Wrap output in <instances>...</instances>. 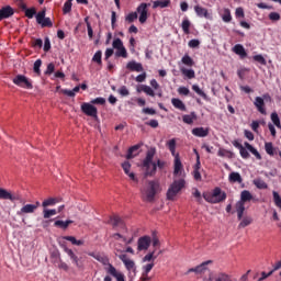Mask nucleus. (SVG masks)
Masks as SVG:
<instances>
[{
    "instance_id": "obj_56",
    "label": "nucleus",
    "mask_w": 281,
    "mask_h": 281,
    "mask_svg": "<svg viewBox=\"0 0 281 281\" xmlns=\"http://www.w3.org/2000/svg\"><path fill=\"white\" fill-rule=\"evenodd\" d=\"M252 60H255L256 63H259L260 65H267V59H265L262 55H255L252 57Z\"/></svg>"
},
{
    "instance_id": "obj_64",
    "label": "nucleus",
    "mask_w": 281,
    "mask_h": 281,
    "mask_svg": "<svg viewBox=\"0 0 281 281\" xmlns=\"http://www.w3.org/2000/svg\"><path fill=\"white\" fill-rule=\"evenodd\" d=\"M269 19H270V21H280V13H278V12H271V13L269 14Z\"/></svg>"
},
{
    "instance_id": "obj_38",
    "label": "nucleus",
    "mask_w": 281,
    "mask_h": 281,
    "mask_svg": "<svg viewBox=\"0 0 281 281\" xmlns=\"http://www.w3.org/2000/svg\"><path fill=\"white\" fill-rule=\"evenodd\" d=\"M170 5V0H158L153 3L154 10L157 8H168Z\"/></svg>"
},
{
    "instance_id": "obj_47",
    "label": "nucleus",
    "mask_w": 281,
    "mask_h": 281,
    "mask_svg": "<svg viewBox=\"0 0 281 281\" xmlns=\"http://www.w3.org/2000/svg\"><path fill=\"white\" fill-rule=\"evenodd\" d=\"M190 25H191L190 20L184 19L182 21L181 27L184 34H190Z\"/></svg>"
},
{
    "instance_id": "obj_59",
    "label": "nucleus",
    "mask_w": 281,
    "mask_h": 281,
    "mask_svg": "<svg viewBox=\"0 0 281 281\" xmlns=\"http://www.w3.org/2000/svg\"><path fill=\"white\" fill-rule=\"evenodd\" d=\"M91 104H106V99L99 97L93 100H91Z\"/></svg>"
},
{
    "instance_id": "obj_50",
    "label": "nucleus",
    "mask_w": 281,
    "mask_h": 281,
    "mask_svg": "<svg viewBox=\"0 0 281 281\" xmlns=\"http://www.w3.org/2000/svg\"><path fill=\"white\" fill-rule=\"evenodd\" d=\"M271 121L277 126V128H281V123H280V116L276 112L271 114Z\"/></svg>"
},
{
    "instance_id": "obj_24",
    "label": "nucleus",
    "mask_w": 281,
    "mask_h": 281,
    "mask_svg": "<svg viewBox=\"0 0 281 281\" xmlns=\"http://www.w3.org/2000/svg\"><path fill=\"white\" fill-rule=\"evenodd\" d=\"M192 135L195 137H207V135H210V130L205 127H195L192 130Z\"/></svg>"
},
{
    "instance_id": "obj_32",
    "label": "nucleus",
    "mask_w": 281,
    "mask_h": 281,
    "mask_svg": "<svg viewBox=\"0 0 281 281\" xmlns=\"http://www.w3.org/2000/svg\"><path fill=\"white\" fill-rule=\"evenodd\" d=\"M194 11L198 14V16H200V18L204 16V19H207V16H210V13L207 12V9H205L201 5H195Z\"/></svg>"
},
{
    "instance_id": "obj_11",
    "label": "nucleus",
    "mask_w": 281,
    "mask_h": 281,
    "mask_svg": "<svg viewBox=\"0 0 281 281\" xmlns=\"http://www.w3.org/2000/svg\"><path fill=\"white\" fill-rule=\"evenodd\" d=\"M110 224L112 225L113 229H121L122 234L128 232L124 220H122V217H120L119 215H113L112 217H110Z\"/></svg>"
},
{
    "instance_id": "obj_19",
    "label": "nucleus",
    "mask_w": 281,
    "mask_h": 281,
    "mask_svg": "<svg viewBox=\"0 0 281 281\" xmlns=\"http://www.w3.org/2000/svg\"><path fill=\"white\" fill-rule=\"evenodd\" d=\"M254 105L261 115H267V108H265V99L257 97L254 101Z\"/></svg>"
},
{
    "instance_id": "obj_25",
    "label": "nucleus",
    "mask_w": 281,
    "mask_h": 281,
    "mask_svg": "<svg viewBox=\"0 0 281 281\" xmlns=\"http://www.w3.org/2000/svg\"><path fill=\"white\" fill-rule=\"evenodd\" d=\"M233 52L240 58H247V50H245V46H243L241 44H236L233 47Z\"/></svg>"
},
{
    "instance_id": "obj_7",
    "label": "nucleus",
    "mask_w": 281,
    "mask_h": 281,
    "mask_svg": "<svg viewBox=\"0 0 281 281\" xmlns=\"http://www.w3.org/2000/svg\"><path fill=\"white\" fill-rule=\"evenodd\" d=\"M112 47L113 49H116V58H128V52H126V47H124V42H122L120 37L114 38Z\"/></svg>"
},
{
    "instance_id": "obj_45",
    "label": "nucleus",
    "mask_w": 281,
    "mask_h": 281,
    "mask_svg": "<svg viewBox=\"0 0 281 281\" xmlns=\"http://www.w3.org/2000/svg\"><path fill=\"white\" fill-rule=\"evenodd\" d=\"M181 72L183 74V76H186L187 78H189V80H192V78L195 77L194 70L193 69H188V68H182Z\"/></svg>"
},
{
    "instance_id": "obj_4",
    "label": "nucleus",
    "mask_w": 281,
    "mask_h": 281,
    "mask_svg": "<svg viewBox=\"0 0 281 281\" xmlns=\"http://www.w3.org/2000/svg\"><path fill=\"white\" fill-rule=\"evenodd\" d=\"M167 148H169L172 157H175V169L173 175H178L181 172V169L183 168V164H181V158L179 157V154H177V139L171 138L166 144Z\"/></svg>"
},
{
    "instance_id": "obj_22",
    "label": "nucleus",
    "mask_w": 281,
    "mask_h": 281,
    "mask_svg": "<svg viewBox=\"0 0 281 281\" xmlns=\"http://www.w3.org/2000/svg\"><path fill=\"white\" fill-rule=\"evenodd\" d=\"M13 15H14V9H12V7L10 5L3 7L0 10V21H3V19H10V16H13Z\"/></svg>"
},
{
    "instance_id": "obj_63",
    "label": "nucleus",
    "mask_w": 281,
    "mask_h": 281,
    "mask_svg": "<svg viewBox=\"0 0 281 281\" xmlns=\"http://www.w3.org/2000/svg\"><path fill=\"white\" fill-rule=\"evenodd\" d=\"M63 12L64 14H69V12H71V2H65Z\"/></svg>"
},
{
    "instance_id": "obj_20",
    "label": "nucleus",
    "mask_w": 281,
    "mask_h": 281,
    "mask_svg": "<svg viewBox=\"0 0 281 281\" xmlns=\"http://www.w3.org/2000/svg\"><path fill=\"white\" fill-rule=\"evenodd\" d=\"M160 254H164V250H153L151 252H148L144 258L143 262H155L157 258L160 256Z\"/></svg>"
},
{
    "instance_id": "obj_54",
    "label": "nucleus",
    "mask_w": 281,
    "mask_h": 281,
    "mask_svg": "<svg viewBox=\"0 0 281 281\" xmlns=\"http://www.w3.org/2000/svg\"><path fill=\"white\" fill-rule=\"evenodd\" d=\"M55 69H56V66L54 65V63L48 64L45 70V76H52Z\"/></svg>"
},
{
    "instance_id": "obj_42",
    "label": "nucleus",
    "mask_w": 281,
    "mask_h": 281,
    "mask_svg": "<svg viewBox=\"0 0 281 281\" xmlns=\"http://www.w3.org/2000/svg\"><path fill=\"white\" fill-rule=\"evenodd\" d=\"M192 90L195 91V93L200 95V98H203V100H207V94L204 93V91L201 90V88L198 85H193Z\"/></svg>"
},
{
    "instance_id": "obj_9",
    "label": "nucleus",
    "mask_w": 281,
    "mask_h": 281,
    "mask_svg": "<svg viewBox=\"0 0 281 281\" xmlns=\"http://www.w3.org/2000/svg\"><path fill=\"white\" fill-rule=\"evenodd\" d=\"M13 85H16V87H21L22 89H34V86L32 85V80L27 79L24 75H18L13 79Z\"/></svg>"
},
{
    "instance_id": "obj_53",
    "label": "nucleus",
    "mask_w": 281,
    "mask_h": 281,
    "mask_svg": "<svg viewBox=\"0 0 281 281\" xmlns=\"http://www.w3.org/2000/svg\"><path fill=\"white\" fill-rule=\"evenodd\" d=\"M65 251L70 256L71 260H74L75 265L78 267V257L74 254V250L69 248H65Z\"/></svg>"
},
{
    "instance_id": "obj_33",
    "label": "nucleus",
    "mask_w": 281,
    "mask_h": 281,
    "mask_svg": "<svg viewBox=\"0 0 281 281\" xmlns=\"http://www.w3.org/2000/svg\"><path fill=\"white\" fill-rule=\"evenodd\" d=\"M194 120H196L195 112H191L190 114H184L182 116V122H184V124H194Z\"/></svg>"
},
{
    "instance_id": "obj_27",
    "label": "nucleus",
    "mask_w": 281,
    "mask_h": 281,
    "mask_svg": "<svg viewBox=\"0 0 281 281\" xmlns=\"http://www.w3.org/2000/svg\"><path fill=\"white\" fill-rule=\"evenodd\" d=\"M142 148V145L137 144L128 148L126 159H133L139 155L137 151ZM136 153V154H135Z\"/></svg>"
},
{
    "instance_id": "obj_39",
    "label": "nucleus",
    "mask_w": 281,
    "mask_h": 281,
    "mask_svg": "<svg viewBox=\"0 0 281 281\" xmlns=\"http://www.w3.org/2000/svg\"><path fill=\"white\" fill-rule=\"evenodd\" d=\"M56 203H60V200H58V198H49L47 200H44L42 205L44 207H49L52 205H56Z\"/></svg>"
},
{
    "instance_id": "obj_15",
    "label": "nucleus",
    "mask_w": 281,
    "mask_h": 281,
    "mask_svg": "<svg viewBox=\"0 0 281 281\" xmlns=\"http://www.w3.org/2000/svg\"><path fill=\"white\" fill-rule=\"evenodd\" d=\"M119 252L120 250H116L115 256H117L120 260H122L125 269H127V271H133V269H135V261L131 260L126 254Z\"/></svg>"
},
{
    "instance_id": "obj_61",
    "label": "nucleus",
    "mask_w": 281,
    "mask_h": 281,
    "mask_svg": "<svg viewBox=\"0 0 281 281\" xmlns=\"http://www.w3.org/2000/svg\"><path fill=\"white\" fill-rule=\"evenodd\" d=\"M178 93L180 95H190V89H188L187 87H180L178 89Z\"/></svg>"
},
{
    "instance_id": "obj_2",
    "label": "nucleus",
    "mask_w": 281,
    "mask_h": 281,
    "mask_svg": "<svg viewBox=\"0 0 281 281\" xmlns=\"http://www.w3.org/2000/svg\"><path fill=\"white\" fill-rule=\"evenodd\" d=\"M157 190H159L158 180L148 181L147 187L140 190L143 199L148 203H153L155 201V196H157Z\"/></svg>"
},
{
    "instance_id": "obj_23",
    "label": "nucleus",
    "mask_w": 281,
    "mask_h": 281,
    "mask_svg": "<svg viewBox=\"0 0 281 281\" xmlns=\"http://www.w3.org/2000/svg\"><path fill=\"white\" fill-rule=\"evenodd\" d=\"M126 69H130V71H137L139 74V72L144 71V66L142 65V63L132 60V61L127 63Z\"/></svg>"
},
{
    "instance_id": "obj_37",
    "label": "nucleus",
    "mask_w": 281,
    "mask_h": 281,
    "mask_svg": "<svg viewBox=\"0 0 281 281\" xmlns=\"http://www.w3.org/2000/svg\"><path fill=\"white\" fill-rule=\"evenodd\" d=\"M64 240H69V243H71V245H76L77 247L85 245V240H81V239L78 240L74 236H66V237H64Z\"/></svg>"
},
{
    "instance_id": "obj_41",
    "label": "nucleus",
    "mask_w": 281,
    "mask_h": 281,
    "mask_svg": "<svg viewBox=\"0 0 281 281\" xmlns=\"http://www.w3.org/2000/svg\"><path fill=\"white\" fill-rule=\"evenodd\" d=\"M181 63L187 67H194V59H192L188 54L181 58Z\"/></svg>"
},
{
    "instance_id": "obj_46",
    "label": "nucleus",
    "mask_w": 281,
    "mask_h": 281,
    "mask_svg": "<svg viewBox=\"0 0 281 281\" xmlns=\"http://www.w3.org/2000/svg\"><path fill=\"white\" fill-rule=\"evenodd\" d=\"M92 63H97V65H102V50H97L92 57Z\"/></svg>"
},
{
    "instance_id": "obj_12",
    "label": "nucleus",
    "mask_w": 281,
    "mask_h": 281,
    "mask_svg": "<svg viewBox=\"0 0 281 281\" xmlns=\"http://www.w3.org/2000/svg\"><path fill=\"white\" fill-rule=\"evenodd\" d=\"M81 111L85 113V115H88V117H94L98 119V108H95L91 103H82L81 104Z\"/></svg>"
},
{
    "instance_id": "obj_26",
    "label": "nucleus",
    "mask_w": 281,
    "mask_h": 281,
    "mask_svg": "<svg viewBox=\"0 0 281 281\" xmlns=\"http://www.w3.org/2000/svg\"><path fill=\"white\" fill-rule=\"evenodd\" d=\"M265 150L270 157H274V155H278V148L273 147V143L271 142L265 143Z\"/></svg>"
},
{
    "instance_id": "obj_51",
    "label": "nucleus",
    "mask_w": 281,
    "mask_h": 281,
    "mask_svg": "<svg viewBox=\"0 0 281 281\" xmlns=\"http://www.w3.org/2000/svg\"><path fill=\"white\" fill-rule=\"evenodd\" d=\"M117 93H120L122 98H126V95H131V91H128V88H126V86H122L121 88H119Z\"/></svg>"
},
{
    "instance_id": "obj_44",
    "label": "nucleus",
    "mask_w": 281,
    "mask_h": 281,
    "mask_svg": "<svg viewBox=\"0 0 281 281\" xmlns=\"http://www.w3.org/2000/svg\"><path fill=\"white\" fill-rule=\"evenodd\" d=\"M54 267H56L57 269H60L61 271H69V266L65 263L63 259L54 263Z\"/></svg>"
},
{
    "instance_id": "obj_29",
    "label": "nucleus",
    "mask_w": 281,
    "mask_h": 281,
    "mask_svg": "<svg viewBox=\"0 0 281 281\" xmlns=\"http://www.w3.org/2000/svg\"><path fill=\"white\" fill-rule=\"evenodd\" d=\"M228 181L231 183H243V177L240 173L233 171L228 176Z\"/></svg>"
},
{
    "instance_id": "obj_8",
    "label": "nucleus",
    "mask_w": 281,
    "mask_h": 281,
    "mask_svg": "<svg viewBox=\"0 0 281 281\" xmlns=\"http://www.w3.org/2000/svg\"><path fill=\"white\" fill-rule=\"evenodd\" d=\"M151 243H153V247H159V245H161V243L159 241V238H157V236L154 235L153 238H150V236L139 237L137 247H150Z\"/></svg>"
},
{
    "instance_id": "obj_34",
    "label": "nucleus",
    "mask_w": 281,
    "mask_h": 281,
    "mask_svg": "<svg viewBox=\"0 0 281 281\" xmlns=\"http://www.w3.org/2000/svg\"><path fill=\"white\" fill-rule=\"evenodd\" d=\"M59 260H61V258H60V251H58V249H56V248H53V249L50 250V262H52L53 265H55V263L58 262Z\"/></svg>"
},
{
    "instance_id": "obj_55",
    "label": "nucleus",
    "mask_w": 281,
    "mask_h": 281,
    "mask_svg": "<svg viewBox=\"0 0 281 281\" xmlns=\"http://www.w3.org/2000/svg\"><path fill=\"white\" fill-rule=\"evenodd\" d=\"M125 20L128 23H133L134 21H137V12L128 13L127 16L125 18Z\"/></svg>"
},
{
    "instance_id": "obj_31",
    "label": "nucleus",
    "mask_w": 281,
    "mask_h": 281,
    "mask_svg": "<svg viewBox=\"0 0 281 281\" xmlns=\"http://www.w3.org/2000/svg\"><path fill=\"white\" fill-rule=\"evenodd\" d=\"M221 16L224 23H232V11L229 9H223L221 12Z\"/></svg>"
},
{
    "instance_id": "obj_10",
    "label": "nucleus",
    "mask_w": 281,
    "mask_h": 281,
    "mask_svg": "<svg viewBox=\"0 0 281 281\" xmlns=\"http://www.w3.org/2000/svg\"><path fill=\"white\" fill-rule=\"evenodd\" d=\"M46 10H42L36 14V23L41 25V27H54V22H52V19L46 18Z\"/></svg>"
},
{
    "instance_id": "obj_21",
    "label": "nucleus",
    "mask_w": 281,
    "mask_h": 281,
    "mask_svg": "<svg viewBox=\"0 0 281 281\" xmlns=\"http://www.w3.org/2000/svg\"><path fill=\"white\" fill-rule=\"evenodd\" d=\"M108 273H110V276L115 278L116 281H126L124 279V273L119 272L117 269H115V267H113V265H111V263L109 265Z\"/></svg>"
},
{
    "instance_id": "obj_6",
    "label": "nucleus",
    "mask_w": 281,
    "mask_h": 281,
    "mask_svg": "<svg viewBox=\"0 0 281 281\" xmlns=\"http://www.w3.org/2000/svg\"><path fill=\"white\" fill-rule=\"evenodd\" d=\"M203 199L207 203H223L227 199V193L223 192L221 188L216 187L212 193H203Z\"/></svg>"
},
{
    "instance_id": "obj_62",
    "label": "nucleus",
    "mask_w": 281,
    "mask_h": 281,
    "mask_svg": "<svg viewBox=\"0 0 281 281\" xmlns=\"http://www.w3.org/2000/svg\"><path fill=\"white\" fill-rule=\"evenodd\" d=\"M122 168H123L125 175L131 173V162H128V161L123 162Z\"/></svg>"
},
{
    "instance_id": "obj_17",
    "label": "nucleus",
    "mask_w": 281,
    "mask_h": 281,
    "mask_svg": "<svg viewBox=\"0 0 281 281\" xmlns=\"http://www.w3.org/2000/svg\"><path fill=\"white\" fill-rule=\"evenodd\" d=\"M207 265H212V260L204 261L201 265L196 266L195 268L189 269L187 273H205L207 271Z\"/></svg>"
},
{
    "instance_id": "obj_1",
    "label": "nucleus",
    "mask_w": 281,
    "mask_h": 281,
    "mask_svg": "<svg viewBox=\"0 0 281 281\" xmlns=\"http://www.w3.org/2000/svg\"><path fill=\"white\" fill-rule=\"evenodd\" d=\"M157 155V148L150 147L146 151V156L142 161V169L144 170L145 177H155L157 175V168H164L166 166V162L162 160H157L156 162L153 161L155 159V156Z\"/></svg>"
},
{
    "instance_id": "obj_18",
    "label": "nucleus",
    "mask_w": 281,
    "mask_h": 281,
    "mask_svg": "<svg viewBox=\"0 0 281 281\" xmlns=\"http://www.w3.org/2000/svg\"><path fill=\"white\" fill-rule=\"evenodd\" d=\"M112 239L119 241V245H131L133 243V237L127 238L125 235H122L120 233H115L112 235Z\"/></svg>"
},
{
    "instance_id": "obj_14",
    "label": "nucleus",
    "mask_w": 281,
    "mask_h": 281,
    "mask_svg": "<svg viewBox=\"0 0 281 281\" xmlns=\"http://www.w3.org/2000/svg\"><path fill=\"white\" fill-rule=\"evenodd\" d=\"M38 207H41V202H35L34 204H26L20 211H18V216H23V214H34Z\"/></svg>"
},
{
    "instance_id": "obj_13",
    "label": "nucleus",
    "mask_w": 281,
    "mask_h": 281,
    "mask_svg": "<svg viewBox=\"0 0 281 281\" xmlns=\"http://www.w3.org/2000/svg\"><path fill=\"white\" fill-rule=\"evenodd\" d=\"M148 3H140L137 9L136 12H138L139 18L138 21L139 23L144 24L146 23V21H148Z\"/></svg>"
},
{
    "instance_id": "obj_52",
    "label": "nucleus",
    "mask_w": 281,
    "mask_h": 281,
    "mask_svg": "<svg viewBox=\"0 0 281 281\" xmlns=\"http://www.w3.org/2000/svg\"><path fill=\"white\" fill-rule=\"evenodd\" d=\"M252 221L251 217H244L239 223V227H248V225H251Z\"/></svg>"
},
{
    "instance_id": "obj_5",
    "label": "nucleus",
    "mask_w": 281,
    "mask_h": 281,
    "mask_svg": "<svg viewBox=\"0 0 281 281\" xmlns=\"http://www.w3.org/2000/svg\"><path fill=\"white\" fill-rule=\"evenodd\" d=\"M251 199H254V195H251V192L247 190L241 191L240 200L235 204L238 221H241L243 214H245V203L251 201Z\"/></svg>"
},
{
    "instance_id": "obj_49",
    "label": "nucleus",
    "mask_w": 281,
    "mask_h": 281,
    "mask_svg": "<svg viewBox=\"0 0 281 281\" xmlns=\"http://www.w3.org/2000/svg\"><path fill=\"white\" fill-rule=\"evenodd\" d=\"M43 214H44V218H49L50 216H56L58 212L56 211V209H50V210L45 209L43 211Z\"/></svg>"
},
{
    "instance_id": "obj_58",
    "label": "nucleus",
    "mask_w": 281,
    "mask_h": 281,
    "mask_svg": "<svg viewBox=\"0 0 281 281\" xmlns=\"http://www.w3.org/2000/svg\"><path fill=\"white\" fill-rule=\"evenodd\" d=\"M239 155L243 159H249L250 155H249V151L247 150V148L245 147H241L239 149Z\"/></svg>"
},
{
    "instance_id": "obj_35",
    "label": "nucleus",
    "mask_w": 281,
    "mask_h": 281,
    "mask_svg": "<svg viewBox=\"0 0 281 281\" xmlns=\"http://www.w3.org/2000/svg\"><path fill=\"white\" fill-rule=\"evenodd\" d=\"M137 91L138 93L143 91V93H146V95H149L150 98H155V90H153V88H150L149 86L143 85L140 86V89H138Z\"/></svg>"
},
{
    "instance_id": "obj_60",
    "label": "nucleus",
    "mask_w": 281,
    "mask_h": 281,
    "mask_svg": "<svg viewBox=\"0 0 281 281\" xmlns=\"http://www.w3.org/2000/svg\"><path fill=\"white\" fill-rule=\"evenodd\" d=\"M189 47H191V49H195V47H199V45H201V42L199 40H191L188 43Z\"/></svg>"
},
{
    "instance_id": "obj_40",
    "label": "nucleus",
    "mask_w": 281,
    "mask_h": 281,
    "mask_svg": "<svg viewBox=\"0 0 281 281\" xmlns=\"http://www.w3.org/2000/svg\"><path fill=\"white\" fill-rule=\"evenodd\" d=\"M254 186H256V188H258V190H267V188H269L267 182H265V180H262V179H255Z\"/></svg>"
},
{
    "instance_id": "obj_28",
    "label": "nucleus",
    "mask_w": 281,
    "mask_h": 281,
    "mask_svg": "<svg viewBox=\"0 0 281 281\" xmlns=\"http://www.w3.org/2000/svg\"><path fill=\"white\" fill-rule=\"evenodd\" d=\"M171 104L175 106V109H178L179 111H187L186 103L181 101V99L173 98L171 99Z\"/></svg>"
},
{
    "instance_id": "obj_57",
    "label": "nucleus",
    "mask_w": 281,
    "mask_h": 281,
    "mask_svg": "<svg viewBox=\"0 0 281 281\" xmlns=\"http://www.w3.org/2000/svg\"><path fill=\"white\" fill-rule=\"evenodd\" d=\"M35 14H36V9L35 8H31V9L25 10V16H27V19H34Z\"/></svg>"
},
{
    "instance_id": "obj_43",
    "label": "nucleus",
    "mask_w": 281,
    "mask_h": 281,
    "mask_svg": "<svg viewBox=\"0 0 281 281\" xmlns=\"http://www.w3.org/2000/svg\"><path fill=\"white\" fill-rule=\"evenodd\" d=\"M272 196H273V203L277 207H279V210L281 211V196L280 193H278L277 191L272 192Z\"/></svg>"
},
{
    "instance_id": "obj_16",
    "label": "nucleus",
    "mask_w": 281,
    "mask_h": 281,
    "mask_svg": "<svg viewBox=\"0 0 281 281\" xmlns=\"http://www.w3.org/2000/svg\"><path fill=\"white\" fill-rule=\"evenodd\" d=\"M0 200L2 201H21V195L20 194H12L10 191L0 188Z\"/></svg>"
},
{
    "instance_id": "obj_48",
    "label": "nucleus",
    "mask_w": 281,
    "mask_h": 281,
    "mask_svg": "<svg viewBox=\"0 0 281 281\" xmlns=\"http://www.w3.org/2000/svg\"><path fill=\"white\" fill-rule=\"evenodd\" d=\"M41 65H43V60L36 59L35 63H34V66H33V71L37 76H41Z\"/></svg>"
},
{
    "instance_id": "obj_3",
    "label": "nucleus",
    "mask_w": 281,
    "mask_h": 281,
    "mask_svg": "<svg viewBox=\"0 0 281 281\" xmlns=\"http://www.w3.org/2000/svg\"><path fill=\"white\" fill-rule=\"evenodd\" d=\"M183 188H186V179H175L167 190V200L175 201L177 194H179V192H181Z\"/></svg>"
},
{
    "instance_id": "obj_30",
    "label": "nucleus",
    "mask_w": 281,
    "mask_h": 281,
    "mask_svg": "<svg viewBox=\"0 0 281 281\" xmlns=\"http://www.w3.org/2000/svg\"><path fill=\"white\" fill-rule=\"evenodd\" d=\"M71 223H74V221L71 220H67V221L57 220L55 221L54 225L55 227H59V229H67V227H69Z\"/></svg>"
},
{
    "instance_id": "obj_36",
    "label": "nucleus",
    "mask_w": 281,
    "mask_h": 281,
    "mask_svg": "<svg viewBox=\"0 0 281 281\" xmlns=\"http://www.w3.org/2000/svg\"><path fill=\"white\" fill-rule=\"evenodd\" d=\"M217 155L218 157H226V159H234V153L227 149L220 148Z\"/></svg>"
}]
</instances>
